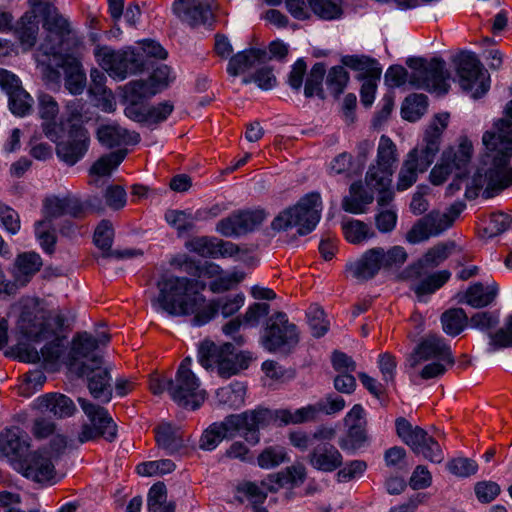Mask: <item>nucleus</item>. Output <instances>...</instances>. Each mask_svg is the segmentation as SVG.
Returning <instances> with one entry per match:
<instances>
[{
    "instance_id": "aec40b11",
    "label": "nucleus",
    "mask_w": 512,
    "mask_h": 512,
    "mask_svg": "<svg viewBox=\"0 0 512 512\" xmlns=\"http://www.w3.org/2000/svg\"><path fill=\"white\" fill-rule=\"evenodd\" d=\"M102 358L93 357L91 365L82 363L78 368L80 376H86L90 394L97 400L108 403L112 398L111 376L107 368L101 367Z\"/></svg>"
},
{
    "instance_id": "f257e3e1",
    "label": "nucleus",
    "mask_w": 512,
    "mask_h": 512,
    "mask_svg": "<svg viewBox=\"0 0 512 512\" xmlns=\"http://www.w3.org/2000/svg\"><path fill=\"white\" fill-rule=\"evenodd\" d=\"M485 153L474 174L465 196L475 199L482 196L489 199L512 186V126L499 123L493 132H485L482 137Z\"/></svg>"
},
{
    "instance_id": "7c9ffc66",
    "label": "nucleus",
    "mask_w": 512,
    "mask_h": 512,
    "mask_svg": "<svg viewBox=\"0 0 512 512\" xmlns=\"http://www.w3.org/2000/svg\"><path fill=\"white\" fill-rule=\"evenodd\" d=\"M84 213V208L76 197L65 196L63 198L57 196L46 197L43 201V215L44 219L50 220L59 218L64 215L72 217H81Z\"/></svg>"
},
{
    "instance_id": "052dcab7",
    "label": "nucleus",
    "mask_w": 512,
    "mask_h": 512,
    "mask_svg": "<svg viewBox=\"0 0 512 512\" xmlns=\"http://www.w3.org/2000/svg\"><path fill=\"white\" fill-rule=\"evenodd\" d=\"M175 463L170 459H161L142 462L136 466V471L141 476H160L175 470Z\"/></svg>"
},
{
    "instance_id": "9d476101",
    "label": "nucleus",
    "mask_w": 512,
    "mask_h": 512,
    "mask_svg": "<svg viewBox=\"0 0 512 512\" xmlns=\"http://www.w3.org/2000/svg\"><path fill=\"white\" fill-rule=\"evenodd\" d=\"M192 359L184 358L177 370L175 379L169 382V393L179 405L197 409L205 399V391L200 389V381L191 371Z\"/></svg>"
},
{
    "instance_id": "69168bd1",
    "label": "nucleus",
    "mask_w": 512,
    "mask_h": 512,
    "mask_svg": "<svg viewBox=\"0 0 512 512\" xmlns=\"http://www.w3.org/2000/svg\"><path fill=\"white\" fill-rule=\"evenodd\" d=\"M326 73L323 63H315L306 79L304 94L306 97H312L322 91V81Z\"/></svg>"
},
{
    "instance_id": "c9c22d12",
    "label": "nucleus",
    "mask_w": 512,
    "mask_h": 512,
    "mask_svg": "<svg viewBox=\"0 0 512 512\" xmlns=\"http://www.w3.org/2000/svg\"><path fill=\"white\" fill-rule=\"evenodd\" d=\"M305 479V468L301 465L290 466L285 470L271 474L261 482L264 489L270 492H276L284 487H293L300 485Z\"/></svg>"
},
{
    "instance_id": "79ce46f5",
    "label": "nucleus",
    "mask_w": 512,
    "mask_h": 512,
    "mask_svg": "<svg viewBox=\"0 0 512 512\" xmlns=\"http://www.w3.org/2000/svg\"><path fill=\"white\" fill-rule=\"evenodd\" d=\"M206 216L203 212H195L190 210H168L165 213V220L167 223L175 228L179 235L193 230L195 223L198 220L204 219Z\"/></svg>"
},
{
    "instance_id": "338daca9",
    "label": "nucleus",
    "mask_w": 512,
    "mask_h": 512,
    "mask_svg": "<svg viewBox=\"0 0 512 512\" xmlns=\"http://www.w3.org/2000/svg\"><path fill=\"white\" fill-rule=\"evenodd\" d=\"M349 81V74L343 66L332 67L327 75L328 89L335 95H340Z\"/></svg>"
},
{
    "instance_id": "393cba45",
    "label": "nucleus",
    "mask_w": 512,
    "mask_h": 512,
    "mask_svg": "<svg viewBox=\"0 0 512 512\" xmlns=\"http://www.w3.org/2000/svg\"><path fill=\"white\" fill-rule=\"evenodd\" d=\"M59 105L55 98L47 93H41L37 97V115L42 120L41 128L44 135L56 142L60 139L62 124L56 121L59 114Z\"/></svg>"
},
{
    "instance_id": "a211bd4d",
    "label": "nucleus",
    "mask_w": 512,
    "mask_h": 512,
    "mask_svg": "<svg viewBox=\"0 0 512 512\" xmlns=\"http://www.w3.org/2000/svg\"><path fill=\"white\" fill-rule=\"evenodd\" d=\"M216 8L214 0H175L172 5L174 14L191 27L212 26Z\"/></svg>"
},
{
    "instance_id": "7ed1b4c3",
    "label": "nucleus",
    "mask_w": 512,
    "mask_h": 512,
    "mask_svg": "<svg viewBox=\"0 0 512 512\" xmlns=\"http://www.w3.org/2000/svg\"><path fill=\"white\" fill-rule=\"evenodd\" d=\"M449 122L448 113H440L426 129L423 139L406 155L398 173V191L409 189L418 179V174L428 170L440 150L441 136Z\"/></svg>"
},
{
    "instance_id": "cd10ccee",
    "label": "nucleus",
    "mask_w": 512,
    "mask_h": 512,
    "mask_svg": "<svg viewBox=\"0 0 512 512\" xmlns=\"http://www.w3.org/2000/svg\"><path fill=\"white\" fill-rule=\"evenodd\" d=\"M308 462L314 469L331 473L343 466V455L331 443H320L312 448Z\"/></svg>"
},
{
    "instance_id": "0e129e2a",
    "label": "nucleus",
    "mask_w": 512,
    "mask_h": 512,
    "mask_svg": "<svg viewBox=\"0 0 512 512\" xmlns=\"http://www.w3.org/2000/svg\"><path fill=\"white\" fill-rule=\"evenodd\" d=\"M306 315L313 336L321 337L328 331L329 322L326 320L324 310L321 307L311 305Z\"/></svg>"
},
{
    "instance_id": "dca6fc26",
    "label": "nucleus",
    "mask_w": 512,
    "mask_h": 512,
    "mask_svg": "<svg viewBox=\"0 0 512 512\" xmlns=\"http://www.w3.org/2000/svg\"><path fill=\"white\" fill-rule=\"evenodd\" d=\"M263 209L237 210L216 224V231L224 237H239L252 232L266 219Z\"/></svg>"
},
{
    "instance_id": "a18cd8bd",
    "label": "nucleus",
    "mask_w": 512,
    "mask_h": 512,
    "mask_svg": "<svg viewBox=\"0 0 512 512\" xmlns=\"http://www.w3.org/2000/svg\"><path fill=\"white\" fill-rule=\"evenodd\" d=\"M316 403L307 405L291 411L289 409H280L275 412V417L281 423L287 424H301L308 421H313L318 416Z\"/></svg>"
},
{
    "instance_id": "0eeeda50",
    "label": "nucleus",
    "mask_w": 512,
    "mask_h": 512,
    "mask_svg": "<svg viewBox=\"0 0 512 512\" xmlns=\"http://www.w3.org/2000/svg\"><path fill=\"white\" fill-rule=\"evenodd\" d=\"M64 324L65 318L60 312L33 308L22 311L17 330L27 340L40 342L55 336Z\"/></svg>"
},
{
    "instance_id": "ddd939ff",
    "label": "nucleus",
    "mask_w": 512,
    "mask_h": 512,
    "mask_svg": "<svg viewBox=\"0 0 512 512\" xmlns=\"http://www.w3.org/2000/svg\"><path fill=\"white\" fill-rule=\"evenodd\" d=\"M455 64L460 87L473 98H480L489 90L490 76L474 53H461Z\"/></svg>"
},
{
    "instance_id": "473e14b6",
    "label": "nucleus",
    "mask_w": 512,
    "mask_h": 512,
    "mask_svg": "<svg viewBox=\"0 0 512 512\" xmlns=\"http://www.w3.org/2000/svg\"><path fill=\"white\" fill-rule=\"evenodd\" d=\"M43 266L41 256L34 252H22L14 260L11 274L20 286L27 285Z\"/></svg>"
},
{
    "instance_id": "6e6d98bb",
    "label": "nucleus",
    "mask_w": 512,
    "mask_h": 512,
    "mask_svg": "<svg viewBox=\"0 0 512 512\" xmlns=\"http://www.w3.org/2000/svg\"><path fill=\"white\" fill-rule=\"evenodd\" d=\"M312 11L320 18L333 20L343 14L342 0H307Z\"/></svg>"
},
{
    "instance_id": "4468645a",
    "label": "nucleus",
    "mask_w": 512,
    "mask_h": 512,
    "mask_svg": "<svg viewBox=\"0 0 512 512\" xmlns=\"http://www.w3.org/2000/svg\"><path fill=\"white\" fill-rule=\"evenodd\" d=\"M78 402L90 421V424L82 426L78 434L79 442L85 443L100 437L109 442L114 441L117 436V426L107 409L84 398H79Z\"/></svg>"
},
{
    "instance_id": "6e6552de",
    "label": "nucleus",
    "mask_w": 512,
    "mask_h": 512,
    "mask_svg": "<svg viewBox=\"0 0 512 512\" xmlns=\"http://www.w3.org/2000/svg\"><path fill=\"white\" fill-rule=\"evenodd\" d=\"M473 153L472 142L466 136H461L456 145L449 146L442 152L439 162L430 172L431 183L441 185L453 172L457 178L464 176Z\"/></svg>"
},
{
    "instance_id": "f03ea898",
    "label": "nucleus",
    "mask_w": 512,
    "mask_h": 512,
    "mask_svg": "<svg viewBox=\"0 0 512 512\" xmlns=\"http://www.w3.org/2000/svg\"><path fill=\"white\" fill-rule=\"evenodd\" d=\"M197 286L198 281L187 277L164 278L157 284L155 304L173 316L193 315V325L202 326L214 318L219 305L214 300L206 301Z\"/></svg>"
},
{
    "instance_id": "6ab92c4d",
    "label": "nucleus",
    "mask_w": 512,
    "mask_h": 512,
    "mask_svg": "<svg viewBox=\"0 0 512 512\" xmlns=\"http://www.w3.org/2000/svg\"><path fill=\"white\" fill-rule=\"evenodd\" d=\"M23 476L35 482H51L56 477L53 454L47 449L30 452L16 468Z\"/></svg>"
},
{
    "instance_id": "680f3d73",
    "label": "nucleus",
    "mask_w": 512,
    "mask_h": 512,
    "mask_svg": "<svg viewBox=\"0 0 512 512\" xmlns=\"http://www.w3.org/2000/svg\"><path fill=\"white\" fill-rule=\"evenodd\" d=\"M366 426L353 425L348 427L346 437L339 442L340 447L346 451H355L361 448L367 441Z\"/></svg>"
},
{
    "instance_id": "774afa93",
    "label": "nucleus",
    "mask_w": 512,
    "mask_h": 512,
    "mask_svg": "<svg viewBox=\"0 0 512 512\" xmlns=\"http://www.w3.org/2000/svg\"><path fill=\"white\" fill-rule=\"evenodd\" d=\"M367 463L364 460H352L343 467L337 469V481L348 482L355 478H360L367 470Z\"/></svg>"
},
{
    "instance_id": "4d7b16f0",
    "label": "nucleus",
    "mask_w": 512,
    "mask_h": 512,
    "mask_svg": "<svg viewBox=\"0 0 512 512\" xmlns=\"http://www.w3.org/2000/svg\"><path fill=\"white\" fill-rule=\"evenodd\" d=\"M288 461L285 448L278 445L266 447L257 457V464L263 469H272Z\"/></svg>"
},
{
    "instance_id": "c756f323",
    "label": "nucleus",
    "mask_w": 512,
    "mask_h": 512,
    "mask_svg": "<svg viewBox=\"0 0 512 512\" xmlns=\"http://www.w3.org/2000/svg\"><path fill=\"white\" fill-rule=\"evenodd\" d=\"M39 16L43 18V28L62 42L72 29L69 20L47 0H39Z\"/></svg>"
},
{
    "instance_id": "e433bc0d",
    "label": "nucleus",
    "mask_w": 512,
    "mask_h": 512,
    "mask_svg": "<svg viewBox=\"0 0 512 512\" xmlns=\"http://www.w3.org/2000/svg\"><path fill=\"white\" fill-rule=\"evenodd\" d=\"M266 52L261 49H249L232 56L227 65V72L231 76H237L263 62Z\"/></svg>"
},
{
    "instance_id": "1a4fd4ad",
    "label": "nucleus",
    "mask_w": 512,
    "mask_h": 512,
    "mask_svg": "<svg viewBox=\"0 0 512 512\" xmlns=\"http://www.w3.org/2000/svg\"><path fill=\"white\" fill-rule=\"evenodd\" d=\"M407 65L413 70L409 82L417 89L444 95L448 92L449 73L445 62L440 59L426 61L422 58H410Z\"/></svg>"
},
{
    "instance_id": "a878e982",
    "label": "nucleus",
    "mask_w": 512,
    "mask_h": 512,
    "mask_svg": "<svg viewBox=\"0 0 512 512\" xmlns=\"http://www.w3.org/2000/svg\"><path fill=\"white\" fill-rule=\"evenodd\" d=\"M29 10L16 22L14 34L25 49L32 48L39 34V0H27Z\"/></svg>"
},
{
    "instance_id": "8fccbe9b",
    "label": "nucleus",
    "mask_w": 512,
    "mask_h": 512,
    "mask_svg": "<svg viewBox=\"0 0 512 512\" xmlns=\"http://www.w3.org/2000/svg\"><path fill=\"white\" fill-rule=\"evenodd\" d=\"M443 331L450 336H457L468 325V317L462 308H451L441 315Z\"/></svg>"
},
{
    "instance_id": "72a5a7b5",
    "label": "nucleus",
    "mask_w": 512,
    "mask_h": 512,
    "mask_svg": "<svg viewBox=\"0 0 512 512\" xmlns=\"http://www.w3.org/2000/svg\"><path fill=\"white\" fill-rule=\"evenodd\" d=\"M35 407L41 412H50L57 418L72 416L76 406L71 398L60 393H47L34 401Z\"/></svg>"
},
{
    "instance_id": "bb28decb",
    "label": "nucleus",
    "mask_w": 512,
    "mask_h": 512,
    "mask_svg": "<svg viewBox=\"0 0 512 512\" xmlns=\"http://www.w3.org/2000/svg\"><path fill=\"white\" fill-rule=\"evenodd\" d=\"M394 169L385 168L378 164H372L365 176V183L368 188L378 193L377 203L384 207L389 205L394 193L391 189L392 175Z\"/></svg>"
},
{
    "instance_id": "5701e85b",
    "label": "nucleus",
    "mask_w": 512,
    "mask_h": 512,
    "mask_svg": "<svg viewBox=\"0 0 512 512\" xmlns=\"http://www.w3.org/2000/svg\"><path fill=\"white\" fill-rule=\"evenodd\" d=\"M31 446L30 437L17 427L0 433V458H7L15 468L24 460Z\"/></svg>"
},
{
    "instance_id": "39448f33",
    "label": "nucleus",
    "mask_w": 512,
    "mask_h": 512,
    "mask_svg": "<svg viewBox=\"0 0 512 512\" xmlns=\"http://www.w3.org/2000/svg\"><path fill=\"white\" fill-rule=\"evenodd\" d=\"M408 259L404 247L396 245L385 250L373 247L366 250L362 256L348 266L351 275L360 281L374 278L380 270H390L401 267Z\"/></svg>"
},
{
    "instance_id": "603ef678",
    "label": "nucleus",
    "mask_w": 512,
    "mask_h": 512,
    "mask_svg": "<svg viewBox=\"0 0 512 512\" xmlns=\"http://www.w3.org/2000/svg\"><path fill=\"white\" fill-rule=\"evenodd\" d=\"M398 161V151L396 144L386 135L379 139L375 164L385 168L394 169Z\"/></svg>"
},
{
    "instance_id": "58836bf2",
    "label": "nucleus",
    "mask_w": 512,
    "mask_h": 512,
    "mask_svg": "<svg viewBox=\"0 0 512 512\" xmlns=\"http://www.w3.org/2000/svg\"><path fill=\"white\" fill-rule=\"evenodd\" d=\"M497 294L498 286L494 282L487 286L481 283H474L465 292L463 301L474 308H482L491 304Z\"/></svg>"
},
{
    "instance_id": "412c9836",
    "label": "nucleus",
    "mask_w": 512,
    "mask_h": 512,
    "mask_svg": "<svg viewBox=\"0 0 512 512\" xmlns=\"http://www.w3.org/2000/svg\"><path fill=\"white\" fill-rule=\"evenodd\" d=\"M270 418L271 412L268 409H256L227 416L226 425L230 427L233 437L242 432L247 441L257 443L259 441L258 429L265 426Z\"/></svg>"
},
{
    "instance_id": "f8f14e48",
    "label": "nucleus",
    "mask_w": 512,
    "mask_h": 512,
    "mask_svg": "<svg viewBox=\"0 0 512 512\" xmlns=\"http://www.w3.org/2000/svg\"><path fill=\"white\" fill-rule=\"evenodd\" d=\"M398 437L408 445L414 453L422 455L434 463L444 460V453L439 442L430 436L424 429L412 424L405 418L399 417L395 421Z\"/></svg>"
},
{
    "instance_id": "de8ad7c7",
    "label": "nucleus",
    "mask_w": 512,
    "mask_h": 512,
    "mask_svg": "<svg viewBox=\"0 0 512 512\" xmlns=\"http://www.w3.org/2000/svg\"><path fill=\"white\" fill-rule=\"evenodd\" d=\"M345 239L352 244H361L376 236L375 231L360 220H349L342 223Z\"/></svg>"
},
{
    "instance_id": "c85d7f7f",
    "label": "nucleus",
    "mask_w": 512,
    "mask_h": 512,
    "mask_svg": "<svg viewBox=\"0 0 512 512\" xmlns=\"http://www.w3.org/2000/svg\"><path fill=\"white\" fill-rule=\"evenodd\" d=\"M110 341V336L105 332H99L97 335L84 332L78 334L74 338L71 349V365H76V362L81 359H87L91 362L93 357H99L94 352L101 346L106 345ZM91 365V363H89Z\"/></svg>"
},
{
    "instance_id": "5fc2aeb1",
    "label": "nucleus",
    "mask_w": 512,
    "mask_h": 512,
    "mask_svg": "<svg viewBox=\"0 0 512 512\" xmlns=\"http://www.w3.org/2000/svg\"><path fill=\"white\" fill-rule=\"evenodd\" d=\"M126 150L119 149L100 157L91 167L90 173L97 176H108L125 159Z\"/></svg>"
},
{
    "instance_id": "b1692460",
    "label": "nucleus",
    "mask_w": 512,
    "mask_h": 512,
    "mask_svg": "<svg viewBox=\"0 0 512 512\" xmlns=\"http://www.w3.org/2000/svg\"><path fill=\"white\" fill-rule=\"evenodd\" d=\"M454 243H439L430 248L420 259L408 265L401 273L404 280L422 278L428 269L435 268L444 262L452 253Z\"/></svg>"
},
{
    "instance_id": "864d4df0",
    "label": "nucleus",
    "mask_w": 512,
    "mask_h": 512,
    "mask_svg": "<svg viewBox=\"0 0 512 512\" xmlns=\"http://www.w3.org/2000/svg\"><path fill=\"white\" fill-rule=\"evenodd\" d=\"M245 387L239 382L219 388L216 397L221 404L230 408H239L244 404Z\"/></svg>"
},
{
    "instance_id": "c03bdc74",
    "label": "nucleus",
    "mask_w": 512,
    "mask_h": 512,
    "mask_svg": "<svg viewBox=\"0 0 512 512\" xmlns=\"http://www.w3.org/2000/svg\"><path fill=\"white\" fill-rule=\"evenodd\" d=\"M155 438L159 447L170 454L178 452L183 446L179 429L170 424H161L155 429Z\"/></svg>"
},
{
    "instance_id": "13d9d810",
    "label": "nucleus",
    "mask_w": 512,
    "mask_h": 512,
    "mask_svg": "<svg viewBox=\"0 0 512 512\" xmlns=\"http://www.w3.org/2000/svg\"><path fill=\"white\" fill-rule=\"evenodd\" d=\"M157 93V87L149 80H136L126 85L125 97L130 103H139L142 99Z\"/></svg>"
},
{
    "instance_id": "4c0bfd02",
    "label": "nucleus",
    "mask_w": 512,
    "mask_h": 512,
    "mask_svg": "<svg viewBox=\"0 0 512 512\" xmlns=\"http://www.w3.org/2000/svg\"><path fill=\"white\" fill-rule=\"evenodd\" d=\"M342 64L360 73V79H380L382 69L377 60L368 56L347 55L341 60Z\"/></svg>"
},
{
    "instance_id": "4be33fe9",
    "label": "nucleus",
    "mask_w": 512,
    "mask_h": 512,
    "mask_svg": "<svg viewBox=\"0 0 512 512\" xmlns=\"http://www.w3.org/2000/svg\"><path fill=\"white\" fill-rule=\"evenodd\" d=\"M431 359L445 362L449 366L454 364L450 346L438 335H428L425 337L410 356L409 363L414 368L421 362Z\"/></svg>"
},
{
    "instance_id": "bf43d9fd",
    "label": "nucleus",
    "mask_w": 512,
    "mask_h": 512,
    "mask_svg": "<svg viewBox=\"0 0 512 512\" xmlns=\"http://www.w3.org/2000/svg\"><path fill=\"white\" fill-rule=\"evenodd\" d=\"M35 236L46 253L52 254L54 252L56 234L50 220L43 219L35 223Z\"/></svg>"
},
{
    "instance_id": "49530a36",
    "label": "nucleus",
    "mask_w": 512,
    "mask_h": 512,
    "mask_svg": "<svg viewBox=\"0 0 512 512\" xmlns=\"http://www.w3.org/2000/svg\"><path fill=\"white\" fill-rule=\"evenodd\" d=\"M148 512H174L175 505L167 500V489L164 483L158 482L149 489L147 495Z\"/></svg>"
},
{
    "instance_id": "9b49d317",
    "label": "nucleus",
    "mask_w": 512,
    "mask_h": 512,
    "mask_svg": "<svg viewBox=\"0 0 512 512\" xmlns=\"http://www.w3.org/2000/svg\"><path fill=\"white\" fill-rule=\"evenodd\" d=\"M299 342L297 327L285 313L270 316L265 324L261 344L269 352H289Z\"/></svg>"
},
{
    "instance_id": "f3484780",
    "label": "nucleus",
    "mask_w": 512,
    "mask_h": 512,
    "mask_svg": "<svg viewBox=\"0 0 512 512\" xmlns=\"http://www.w3.org/2000/svg\"><path fill=\"white\" fill-rule=\"evenodd\" d=\"M56 154L58 158L68 165L76 164L84 157L90 145V135L83 125L72 124L67 135L56 142Z\"/></svg>"
},
{
    "instance_id": "e2e57ef3",
    "label": "nucleus",
    "mask_w": 512,
    "mask_h": 512,
    "mask_svg": "<svg viewBox=\"0 0 512 512\" xmlns=\"http://www.w3.org/2000/svg\"><path fill=\"white\" fill-rule=\"evenodd\" d=\"M8 98L9 108L14 115L23 117L30 113L33 98L23 89V87L10 94Z\"/></svg>"
},
{
    "instance_id": "3c124183",
    "label": "nucleus",
    "mask_w": 512,
    "mask_h": 512,
    "mask_svg": "<svg viewBox=\"0 0 512 512\" xmlns=\"http://www.w3.org/2000/svg\"><path fill=\"white\" fill-rule=\"evenodd\" d=\"M428 107V98L424 94H412L406 97L401 114L405 120L414 122L420 119Z\"/></svg>"
},
{
    "instance_id": "f704fd0d",
    "label": "nucleus",
    "mask_w": 512,
    "mask_h": 512,
    "mask_svg": "<svg viewBox=\"0 0 512 512\" xmlns=\"http://www.w3.org/2000/svg\"><path fill=\"white\" fill-rule=\"evenodd\" d=\"M60 67L64 72V86L74 95L81 94L86 86V73L80 60L74 56H65Z\"/></svg>"
},
{
    "instance_id": "37998d69",
    "label": "nucleus",
    "mask_w": 512,
    "mask_h": 512,
    "mask_svg": "<svg viewBox=\"0 0 512 512\" xmlns=\"http://www.w3.org/2000/svg\"><path fill=\"white\" fill-rule=\"evenodd\" d=\"M372 201L373 196L363 188L361 182H354L349 188V195L342 201V208L346 212L360 214Z\"/></svg>"
},
{
    "instance_id": "09e8293b",
    "label": "nucleus",
    "mask_w": 512,
    "mask_h": 512,
    "mask_svg": "<svg viewBox=\"0 0 512 512\" xmlns=\"http://www.w3.org/2000/svg\"><path fill=\"white\" fill-rule=\"evenodd\" d=\"M512 219L504 212H493L482 221L480 235L483 238H492L505 232L511 225Z\"/></svg>"
},
{
    "instance_id": "423d86ee",
    "label": "nucleus",
    "mask_w": 512,
    "mask_h": 512,
    "mask_svg": "<svg viewBox=\"0 0 512 512\" xmlns=\"http://www.w3.org/2000/svg\"><path fill=\"white\" fill-rule=\"evenodd\" d=\"M198 361L205 368H217L219 376L229 378L248 367L250 357L243 353H235L234 345L224 343L216 345L204 340L198 348Z\"/></svg>"
},
{
    "instance_id": "2f4dec72",
    "label": "nucleus",
    "mask_w": 512,
    "mask_h": 512,
    "mask_svg": "<svg viewBox=\"0 0 512 512\" xmlns=\"http://www.w3.org/2000/svg\"><path fill=\"white\" fill-rule=\"evenodd\" d=\"M96 136L101 145L107 148L135 145L140 141V135L129 131L117 123L99 126Z\"/></svg>"
},
{
    "instance_id": "ea45409f",
    "label": "nucleus",
    "mask_w": 512,
    "mask_h": 512,
    "mask_svg": "<svg viewBox=\"0 0 512 512\" xmlns=\"http://www.w3.org/2000/svg\"><path fill=\"white\" fill-rule=\"evenodd\" d=\"M451 273L447 270L434 272L425 278L412 280L411 290L416 294L419 301L426 295H431L440 289L450 279Z\"/></svg>"
},
{
    "instance_id": "20e7f679",
    "label": "nucleus",
    "mask_w": 512,
    "mask_h": 512,
    "mask_svg": "<svg viewBox=\"0 0 512 512\" xmlns=\"http://www.w3.org/2000/svg\"><path fill=\"white\" fill-rule=\"evenodd\" d=\"M322 202L318 193L302 197L296 205L281 211L271 222L274 231H287L296 227L300 235L315 229L321 217Z\"/></svg>"
},
{
    "instance_id": "2eb2a0df",
    "label": "nucleus",
    "mask_w": 512,
    "mask_h": 512,
    "mask_svg": "<svg viewBox=\"0 0 512 512\" xmlns=\"http://www.w3.org/2000/svg\"><path fill=\"white\" fill-rule=\"evenodd\" d=\"M94 55L110 76L120 80L143 69L141 56L131 49L114 51L107 46H97Z\"/></svg>"
},
{
    "instance_id": "a19ab883",
    "label": "nucleus",
    "mask_w": 512,
    "mask_h": 512,
    "mask_svg": "<svg viewBox=\"0 0 512 512\" xmlns=\"http://www.w3.org/2000/svg\"><path fill=\"white\" fill-rule=\"evenodd\" d=\"M233 438L230 427L226 425V418L221 422L209 425L199 439V448L204 451L214 450L223 439Z\"/></svg>"
}]
</instances>
